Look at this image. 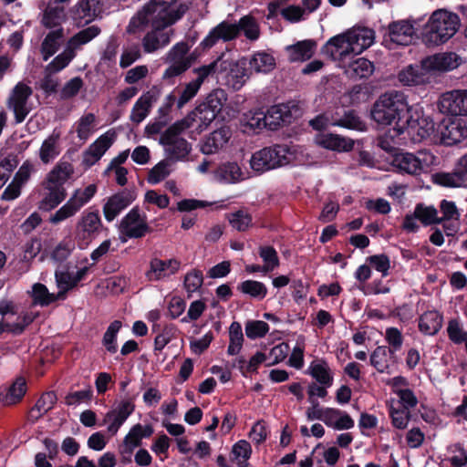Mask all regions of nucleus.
Here are the masks:
<instances>
[{
	"label": "nucleus",
	"mask_w": 467,
	"mask_h": 467,
	"mask_svg": "<svg viewBox=\"0 0 467 467\" xmlns=\"http://www.w3.org/2000/svg\"><path fill=\"white\" fill-rule=\"evenodd\" d=\"M186 9V5H182L176 12L168 16L155 13L149 7L140 8L131 17L126 31L129 34H137L150 26V30L141 40V46L146 53H153L169 45L174 32L169 27L184 16Z\"/></svg>",
	"instance_id": "nucleus-1"
},
{
	"label": "nucleus",
	"mask_w": 467,
	"mask_h": 467,
	"mask_svg": "<svg viewBox=\"0 0 467 467\" xmlns=\"http://www.w3.org/2000/svg\"><path fill=\"white\" fill-rule=\"evenodd\" d=\"M410 113L406 96L398 90L381 94L374 102L370 110L371 118L378 124L388 126L394 124L397 134L404 133V123Z\"/></svg>",
	"instance_id": "nucleus-2"
},
{
	"label": "nucleus",
	"mask_w": 467,
	"mask_h": 467,
	"mask_svg": "<svg viewBox=\"0 0 467 467\" xmlns=\"http://www.w3.org/2000/svg\"><path fill=\"white\" fill-rule=\"evenodd\" d=\"M460 17L446 9L435 10L420 31V39L427 47H437L446 43L459 30Z\"/></svg>",
	"instance_id": "nucleus-3"
},
{
	"label": "nucleus",
	"mask_w": 467,
	"mask_h": 467,
	"mask_svg": "<svg viewBox=\"0 0 467 467\" xmlns=\"http://www.w3.org/2000/svg\"><path fill=\"white\" fill-rule=\"evenodd\" d=\"M187 129L189 128L185 121L178 120L161 133L159 142L164 147L169 160L183 161L190 154L192 145L181 136Z\"/></svg>",
	"instance_id": "nucleus-4"
},
{
	"label": "nucleus",
	"mask_w": 467,
	"mask_h": 467,
	"mask_svg": "<svg viewBox=\"0 0 467 467\" xmlns=\"http://www.w3.org/2000/svg\"><path fill=\"white\" fill-rule=\"evenodd\" d=\"M289 149L285 145L265 147L255 151L249 161L251 168L257 172H265L289 163Z\"/></svg>",
	"instance_id": "nucleus-5"
},
{
	"label": "nucleus",
	"mask_w": 467,
	"mask_h": 467,
	"mask_svg": "<svg viewBox=\"0 0 467 467\" xmlns=\"http://www.w3.org/2000/svg\"><path fill=\"white\" fill-rule=\"evenodd\" d=\"M303 110L296 101H288L270 107L265 115L266 127L275 130L279 127L288 125L293 120L301 117Z\"/></svg>",
	"instance_id": "nucleus-6"
},
{
	"label": "nucleus",
	"mask_w": 467,
	"mask_h": 467,
	"mask_svg": "<svg viewBox=\"0 0 467 467\" xmlns=\"http://www.w3.org/2000/svg\"><path fill=\"white\" fill-rule=\"evenodd\" d=\"M414 22L410 19L393 21L384 28L382 44L391 48L392 45L409 46L415 36Z\"/></svg>",
	"instance_id": "nucleus-7"
},
{
	"label": "nucleus",
	"mask_w": 467,
	"mask_h": 467,
	"mask_svg": "<svg viewBox=\"0 0 467 467\" xmlns=\"http://www.w3.org/2000/svg\"><path fill=\"white\" fill-rule=\"evenodd\" d=\"M32 93V88L23 82L17 83L13 88L7 107L13 110L16 123H22L29 114L31 108L28 99Z\"/></svg>",
	"instance_id": "nucleus-8"
},
{
	"label": "nucleus",
	"mask_w": 467,
	"mask_h": 467,
	"mask_svg": "<svg viewBox=\"0 0 467 467\" xmlns=\"http://www.w3.org/2000/svg\"><path fill=\"white\" fill-rule=\"evenodd\" d=\"M441 113L467 116V89H454L442 93L438 101Z\"/></svg>",
	"instance_id": "nucleus-9"
},
{
	"label": "nucleus",
	"mask_w": 467,
	"mask_h": 467,
	"mask_svg": "<svg viewBox=\"0 0 467 467\" xmlns=\"http://www.w3.org/2000/svg\"><path fill=\"white\" fill-rule=\"evenodd\" d=\"M218 66L220 67V73H227V82L235 90L240 89L250 78L245 57L238 61H233L225 59L224 56L222 55L221 64Z\"/></svg>",
	"instance_id": "nucleus-10"
},
{
	"label": "nucleus",
	"mask_w": 467,
	"mask_h": 467,
	"mask_svg": "<svg viewBox=\"0 0 467 467\" xmlns=\"http://www.w3.org/2000/svg\"><path fill=\"white\" fill-rule=\"evenodd\" d=\"M462 58L454 52L437 53L421 60L422 68L428 73H443L457 68Z\"/></svg>",
	"instance_id": "nucleus-11"
},
{
	"label": "nucleus",
	"mask_w": 467,
	"mask_h": 467,
	"mask_svg": "<svg viewBox=\"0 0 467 467\" xmlns=\"http://www.w3.org/2000/svg\"><path fill=\"white\" fill-rule=\"evenodd\" d=\"M441 142L452 146L467 138V126L462 119L443 120L439 126Z\"/></svg>",
	"instance_id": "nucleus-12"
},
{
	"label": "nucleus",
	"mask_w": 467,
	"mask_h": 467,
	"mask_svg": "<svg viewBox=\"0 0 467 467\" xmlns=\"http://www.w3.org/2000/svg\"><path fill=\"white\" fill-rule=\"evenodd\" d=\"M434 182L444 187L467 188V153L458 161L452 172L436 173Z\"/></svg>",
	"instance_id": "nucleus-13"
},
{
	"label": "nucleus",
	"mask_w": 467,
	"mask_h": 467,
	"mask_svg": "<svg viewBox=\"0 0 467 467\" xmlns=\"http://www.w3.org/2000/svg\"><path fill=\"white\" fill-rule=\"evenodd\" d=\"M120 232L130 238H140L150 229L146 218L141 216L137 207L133 208L121 221Z\"/></svg>",
	"instance_id": "nucleus-14"
},
{
	"label": "nucleus",
	"mask_w": 467,
	"mask_h": 467,
	"mask_svg": "<svg viewBox=\"0 0 467 467\" xmlns=\"http://www.w3.org/2000/svg\"><path fill=\"white\" fill-rule=\"evenodd\" d=\"M237 36L238 28L236 23L231 24L223 21L212 29L209 35L202 41L201 47L203 49H209L219 40L227 42L235 39Z\"/></svg>",
	"instance_id": "nucleus-15"
},
{
	"label": "nucleus",
	"mask_w": 467,
	"mask_h": 467,
	"mask_svg": "<svg viewBox=\"0 0 467 467\" xmlns=\"http://www.w3.org/2000/svg\"><path fill=\"white\" fill-rule=\"evenodd\" d=\"M108 0H80L73 9L75 19H83L86 23L101 16L107 8Z\"/></svg>",
	"instance_id": "nucleus-16"
},
{
	"label": "nucleus",
	"mask_w": 467,
	"mask_h": 467,
	"mask_svg": "<svg viewBox=\"0 0 467 467\" xmlns=\"http://www.w3.org/2000/svg\"><path fill=\"white\" fill-rule=\"evenodd\" d=\"M115 133L108 131L93 142L83 154V164L90 167L95 164L112 145Z\"/></svg>",
	"instance_id": "nucleus-17"
},
{
	"label": "nucleus",
	"mask_w": 467,
	"mask_h": 467,
	"mask_svg": "<svg viewBox=\"0 0 467 467\" xmlns=\"http://www.w3.org/2000/svg\"><path fill=\"white\" fill-rule=\"evenodd\" d=\"M232 136L229 127H221L211 132L205 137L202 145L201 151L205 155L215 154L223 150Z\"/></svg>",
	"instance_id": "nucleus-18"
},
{
	"label": "nucleus",
	"mask_w": 467,
	"mask_h": 467,
	"mask_svg": "<svg viewBox=\"0 0 467 467\" xmlns=\"http://www.w3.org/2000/svg\"><path fill=\"white\" fill-rule=\"evenodd\" d=\"M350 47L348 33L346 32L330 38L322 47V53L332 60H343L350 54H353L350 51Z\"/></svg>",
	"instance_id": "nucleus-19"
},
{
	"label": "nucleus",
	"mask_w": 467,
	"mask_h": 467,
	"mask_svg": "<svg viewBox=\"0 0 467 467\" xmlns=\"http://www.w3.org/2000/svg\"><path fill=\"white\" fill-rule=\"evenodd\" d=\"M135 406L130 400H122L115 410L109 411L105 415L103 424L109 423L108 431L111 434H115L123 422L133 412Z\"/></svg>",
	"instance_id": "nucleus-20"
},
{
	"label": "nucleus",
	"mask_w": 467,
	"mask_h": 467,
	"mask_svg": "<svg viewBox=\"0 0 467 467\" xmlns=\"http://www.w3.org/2000/svg\"><path fill=\"white\" fill-rule=\"evenodd\" d=\"M406 120H408V124L404 123V132L406 131L414 140L420 141L430 137L434 130V123L429 118L413 119L408 113Z\"/></svg>",
	"instance_id": "nucleus-21"
},
{
	"label": "nucleus",
	"mask_w": 467,
	"mask_h": 467,
	"mask_svg": "<svg viewBox=\"0 0 467 467\" xmlns=\"http://www.w3.org/2000/svg\"><path fill=\"white\" fill-rule=\"evenodd\" d=\"M160 90L155 87L145 92L135 103L130 114V120L140 123L149 114L152 104L158 99Z\"/></svg>",
	"instance_id": "nucleus-22"
},
{
	"label": "nucleus",
	"mask_w": 467,
	"mask_h": 467,
	"mask_svg": "<svg viewBox=\"0 0 467 467\" xmlns=\"http://www.w3.org/2000/svg\"><path fill=\"white\" fill-rule=\"evenodd\" d=\"M350 43V51L353 54H360L369 47L374 41V32L365 27L353 28L347 32Z\"/></svg>",
	"instance_id": "nucleus-23"
},
{
	"label": "nucleus",
	"mask_w": 467,
	"mask_h": 467,
	"mask_svg": "<svg viewBox=\"0 0 467 467\" xmlns=\"http://www.w3.org/2000/svg\"><path fill=\"white\" fill-rule=\"evenodd\" d=\"M102 228L98 213L89 212L84 214L77 224V236L88 240L92 238Z\"/></svg>",
	"instance_id": "nucleus-24"
},
{
	"label": "nucleus",
	"mask_w": 467,
	"mask_h": 467,
	"mask_svg": "<svg viewBox=\"0 0 467 467\" xmlns=\"http://www.w3.org/2000/svg\"><path fill=\"white\" fill-rule=\"evenodd\" d=\"M422 67H414L410 65L400 70L398 74V79L404 86H419L430 82V77Z\"/></svg>",
	"instance_id": "nucleus-25"
},
{
	"label": "nucleus",
	"mask_w": 467,
	"mask_h": 467,
	"mask_svg": "<svg viewBox=\"0 0 467 467\" xmlns=\"http://www.w3.org/2000/svg\"><path fill=\"white\" fill-rule=\"evenodd\" d=\"M316 47V41L311 39L299 41L292 46H288L286 52L289 60L291 62H296L310 59L315 53Z\"/></svg>",
	"instance_id": "nucleus-26"
},
{
	"label": "nucleus",
	"mask_w": 467,
	"mask_h": 467,
	"mask_svg": "<svg viewBox=\"0 0 467 467\" xmlns=\"http://www.w3.org/2000/svg\"><path fill=\"white\" fill-rule=\"evenodd\" d=\"M217 115L218 114L212 109L207 107L205 104L201 103L184 119H181V121H185L188 125V128H191L194 121L199 120V127L204 126L206 128L212 121L215 119Z\"/></svg>",
	"instance_id": "nucleus-27"
},
{
	"label": "nucleus",
	"mask_w": 467,
	"mask_h": 467,
	"mask_svg": "<svg viewBox=\"0 0 467 467\" xmlns=\"http://www.w3.org/2000/svg\"><path fill=\"white\" fill-rule=\"evenodd\" d=\"M317 142L326 149L337 151H348L351 150L354 146V141L351 139L332 133L321 135Z\"/></svg>",
	"instance_id": "nucleus-28"
},
{
	"label": "nucleus",
	"mask_w": 467,
	"mask_h": 467,
	"mask_svg": "<svg viewBox=\"0 0 467 467\" xmlns=\"http://www.w3.org/2000/svg\"><path fill=\"white\" fill-rule=\"evenodd\" d=\"M60 4L54 0L47 6L42 18V23L46 27L59 28L61 23L66 19L65 9Z\"/></svg>",
	"instance_id": "nucleus-29"
},
{
	"label": "nucleus",
	"mask_w": 467,
	"mask_h": 467,
	"mask_svg": "<svg viewBox=\"0 0 467 467\" xmlns=\"http://www.w3.org/2000/svg\"><path fill=\"white\" fill-rule=\"evenodd\" d=\"M179 267L180 263L175 259L163 261L158 258H153L150 261V270L147 275L150 279H151V275H154V279L159 280L167 275L175 274Z\"/></svg>",
	"instance_id": "nucleus-30"
},
{
	"label": "nucleus",
	"mask_w": 467,
	"mask_h": 467,
	"mask_svg": "<svg viewBox=\"0 0 467 467\" xmlns=\"http://www.w3.org/2000/svg\"><path fill=\"white\" fill-rule=\"evenodd\" d=\"M26 381L23 377L16 380L4 392V406H11L20 402L26 392Z\"/></svg>",
	"instance_id": "nucleus-31"
},
{
	"label": "nucleus",
	"mask_w": 467,
	"mask_h": 467,
	"mask_svg": "<svg viewBox=\"0 0 467 467\" xmlns=\"http://www.w3.org/2000/svg\"><path fill=\"white\" fill-rule=\"evenodd\" d=\"M63 38L64 30L62 27L57 28L47 35L41 44V52L44 60H47L58 50Z\"/></svg>",
	"instance_id": "nucleus-32"
},
{
	"label": "nucleus",
	"mask_w": 467,
	"mask_h": 467,
	"mask_svg": "<svg viewBox=\"0 0 467 467\" xmlns=\"http://www.w3.org/2000/svg\"><path fill=\"white\" fill-rule=\"evenodd\" d=\"M250 69L256 73H268L275 67V57L265 51L256 52L248 61Z\"/></svg>",
	"instance_id": "nucleus-33"
},
{
	"label": "nucleus",
	"mask_w": 467,
	"mask_h": 467,
	"mask_svg": "<svg viewBox=\"0 0 467 467\" xmlns=\"http://www.w3.org/2000/svg\"><path fill=\"white\" fill-rule=\"evenodd\" d=\"M442 326V317L437 311H428L420 317V330L427 335H435Z\"/></svg>",
	"instance_id": "nucleus-34"
},
{
	"label": "nucleus",
	"mask_w": 467,
	"mask_h": 467,
	"mask_svg": "<svg viewBox=\"0 0 467 467\" xmlns=\"http://www.w3.org/2000/svg\"><path fill=\"white\" fill-rule=\"evenodd\" d=\"M74 170L70 163L61 162L57 164L47 175V184L64 187L65 182L70 178Z\"/></svg>",
	"instance_id": "nucleus-35"
},
{
	"label": "nucleus",
	"mask_w": 467,
	"mask_h": 467,
	"mask_svg": "<svg viewBox=\"0 0 467 467\" xmlns=\"http://www.w3.org/2000/svg\"><path fill=\"white\" fill-rule=\"evenodd\" d=\"M128 196L119 193L111 196L104 205L103 212L108 221H112L130 203Z\"/></svg>",
	"instance_id": "nucleus-36"
},
{
	"label": "nucleus",
	"mask_w": 467,
	"mask_h": 467,
	"mask_svg": "<svg viewBox=\"0 0 467 467\" xmlns=\"http://www.w3.org/2000/svg\"><path fill=\"white\" fill-rule=\"evenodd\" d=\"M177 1L178 0H150L141 8L149 7L151 10H154L155 13L168 16L173 14V12H176L182 5H186V12L190 9V2H182L176 5Z\"/></svg>",
	"instance_id": "nucleus-37"
},
{
	"label": "nucleus",
	"mask_w": 467,
	"mask_h": 467,
	"mask_svg": "<svg viewBox=\"0 0 467 467\" xmlns=\"http://www.w3.org/2000/svg\"><path fill=\"white\" fill-rule=\"evenodd\" d=\"M59 133L53 132L47 139H46L39 150V158L45 164L49 163L59 154L57 141L59 140Z\"/></svg>",
	"instance_id": "nucleus-38"
},
{
	"label": "nucleus",
	"mask_w": 467,
	"mask_h": 467,
	"mask_svg": "<svg viewBox=\"0 0 467 467\" xmlns=\"http://www.w3.org/2000/svg\"><path fill=\"white\" fill-rule=\"evenodd\" d=\"M46 188L48 190V193L40 202L39 208L50 211L65 200L67 192L64 187H57L56 185L47 184Z\"/></svg>",
	"instance_id": "nucleus-39"
},
{
	"label": "nucleus",
	"mask_w": 467,
	"mask_h": 467,
	"mask_svg": "<svg viewBox=\"0 0 467 467\" xmlns=\"http://www.w3.org/2000/svg\"><path fill=\"white\" fill-rule=\"evenodd\" d=\"M57 400V398L54 391L44 393L30 410V417L35 420H38L53 408Z\"/></svg>",
	"instance_id": "nucleus-40"
},
{
	"label": "nucleus",
	"mask_w": 467,
	"mask_h": 467,
	"mask_svg": "<svg viewBox=\"0 0 467 467\" xmlns=\"http://www.w3.org/2000/svg\"><path fill=\"white\" fill-rule=\"evenodd\" d=\"M236 26L238 28V36L243 32L244 36L251 41H255L259 38V24L253 16L247 15L243 16L239 22L236 23Z\"/></svg>",
	"instance_id": "nucleus-41"
},
{
	"label": "nucleus",
	"mask_w": 467,
	"mask_h": 467,
	"mask_svg": "<svg viewBox=\"0 0 467 467\" xmlns=\"http://www.w3.org/2000/svg\"><path fill=\"white\" fill-rule=\"evenodd\" d=\"M333 126L343 127L350 130H362L365 128L364 122L354 109L344 110L338 119H333Z\"/></svg>",
	"instance_id": "nucleus-42"
},
{
	"label": "nucleus",
	"mask_w": 467,
	"mask_h": 467,
	"mask_svg": "<svg viewBox=\"0 0 467 467\" xmlns=\"http://www.w3.org/2000/svg\"><path fill=\"white\" fill-rule=\"evenodd\" d=\"M389 358H394V352L385 346H379L372 352L370 356V364L380 373L386 371L389 368Z\"/></svg>",
	"instance_id": "nucleus-43"
},
{
	"label": "nucleus",
	"mask_w": 467,
	"mask_h": 467,
	"mask_svg": "<svg viewBox=\"0 0 467 467\" xmlns=\"http://www.w3.org/2000/svg\"><path fill=\"white\" fill-rule=\"evenodd\" d=\"M414 217L426 226L441 223V219H439L438 216V210L433 206H425L423 203L416 205Z\"/></svg>",
	"instance_id": "nucleus-44"
},
{
	"label": "nucleus",
	"mask_w": 467,
	"mask_h": 467,
	"mask_svg": "<svg viewBox=\"0 0 467 467\" xmlns=\"http://www.w3.org/2000/svg\"><path fill=\"white\" fill-rule=\"evenodd\" d=\"M397 167L410 174H416L421 170L420 161L412 153H401L395 158Z\"/></svg>",
	"instance_id": "nucleus-45"
},
{
	"label": "nucleus",
	"mask_w": 467,
	"mask_h": 467,
	"mask_svg": "<svg viewBox=\"0 0 467 467\" xmlns=\"http://www.w3.org/2000/svg\"><path fill=\"white\" fill-rule=\"evenodd\" d=\"M31 296L33 298V304L41 306H47L56 300L60 299L57 297V295L49 293L47 286L41 283L33 285Z\"/></svg>",
	"instance_id": "nucleus-46"
},
{
	"label": "nucleus",
	"mask_w": 467,
	"mask_h": 467,
	"mask_svg": "<svg viewBox=\"0 0 467 467\" xmlns=\"http://www.w3.org/2000/svg\"><path fill=\"white\" fill-rule=\"evenodd\" d=\"M309 373L320 384L327 387L331 386L333 378L329 374V368L325 360L312 362L309 367Z\"/></svg>",
	"instance_id": "nucleus-47"
},
{
	"label": "nucleus",
	"mask_w": 467,
	"mask_h": 467,
	"mask_svg": "<svg viewBox=\"0 0 467 467\" xmlns=\"http://www.w3.org/2000/svg\"><path fill=\"white\" fill-rule=\"evenodd\" d=\"M229 347L227 352L229 355H237L243 346L244 335L239 322H233L229 327Z\"/></svg>",
	"instance_id": "nucleus-48"
},
{
	"label": "nucleus",
	"mask_w": 467,
	"mask_h": 467,
	"mask_svg": "<svg viewBox=\"0 0 467 467\" xmlns=\"http://www.w3.org/2000/svg\"><path fill=\"white\" fill-rule=\"evenodd\" d=\"M100 33V28L97 26H88L83 30H80L75 36H73L67 45L75 51L81 45L87 44L96 37Z\"/></svg>",
	"instance_id": "nucleus-49"
},
{
	"label": "nucleus",
	"mask_w": 467,
	"mask_h": 467,
	"mask_svg": "<svg viewBox=\"0 0 467 467\" xmlns=\"http://www.w3.org/2000/svg\"><path fill=\"white\" fill-rule=\"evenodd\" d=\"M75 51L67 45L66 49L57 56L47 67L45 71L49 73H57L66 67L74 58Z\"/></svg>",
	"instance_id": "nucleus-50"
},
{
	"label": "nucleus",
	"mask_w": 467,
	"mask_h": 467,
	"mask_svg": "<svg viewBox=\"0 0 467 467\" xmlns=\"http://www.w3.org/2000/svg\"><path fill=\"white\" fill-rule=\"evenodd\" d=\"M215 176L222 181L235 182L241 179L242 171L236 162H227L217 169Z\"/></svg>",
	"instance_id": "nucleus-51"
},
{
	"label": "nucleus",
	"mask_w": 467,
	"mask_h": 467,
	"mask_svg": "<svg viewBox=\"0 0 467 467\" xmlns=\"http://www.w3.org/2000/svg\"><path fill=\"white\" fill-rule=\"evenodd\" d=\"M237 289L252 297L260 299L264 298L267 293L266 286L263 283L254 280H246L242 282L237 286Z\"/></svg>",
	"instance_id": "nucleus-52"
},
{
	"label": "nucleus",
	"mask_w": 467,
	"mask_h": 467,
	"mask_svg": "<svg viewBox=\"0 0 467 467\" xmlns=\"http://www.w3.org/2000/svg\"><path fill=\"white\" fill-rule=\"evenodd\" d=\"M389 415L394 427L400 430L407 427L410 418V412L407 408H401L400 405L394 406V404H391L389 407Z\"/></svg>",
	"instance_id": "nucleus-53"
},
{
	"label": "nucleus",
	"mask_w": 467,
	"mask_h": 467,
	"mask_svg": "<svg viewBox=\"0 0 467 467\" xmlns=\"http://www.w3.org/2000/svg\"><path fill=\"white\" fill-rule=\"evenodd\" d=\"M349 70L355 77L365 78L373 73L374 66L367 58L359 57L350 63Z\"/></svg>",
	"instance_id": "nucleus-54"
},
{
	"label": "nucleus",
	"mask_w": 467,
	"mask_h": 467,
	"mask_svg": "<svg viewBox=\"0 0 467 467\" xmlns=\"http://www.w3.org/2000/svg\"><path fill=\"white\" fill-rule=\"evenodd\" d=\"M221 60L222 56L209 65L194 68L193 72L197 75V78L192 81L195 84H198V87H201L206 78L213 76L215 73H220V67L218 65L221 64Z\"/></svg>",
	"instance_id": "nucleus-55"
},
{
	"label": "nucleus",
	"mask_w": 467,
	"mask_h": 467,
	"mask_svg": "<svg viewBox=\"0 0 467 467\" xmlns=\"http://www.w3.org/2000/svg\"><path fill=\"white\" fill-rule=\"evenodd\" d=\"M221 60L222 56L209 65L194 68L193 72L197 75V78L192 81L195 84H198V87H201L206 78L213 76L215 73H220V67L218 65L221 64Z\"/></svg>",
	"instance_id": "nucleus-56"
},
{
	"label": "nucleus",
	"mask_w": 467,
	"mask_h": 467,
	"mask_svg": "<svg viewBox=\"0 0 467 467\" xmlns=\"http://www.w3.org/2000/svg\"><path fill=\"white\" fill-rule=\"evenodd\" d=\"M226 100L227 95L225 91L222 88H217L211 92L202 103L219 114Z\"/></svg>",
	"instance_id": "nucleus-57"
},
{
	"label": "nucleus",
	"mask_w": 467,
	"mask_h": 467,
	"mask_svg": "<svg viewBox=\"0 0 467 467\" xmlns=\"http://www.w3.org/2000/svg\"><path fill=\"white\" fill-rule=\"evenodd\" d=\"M259 255L264 260V272L274 270L279 265V259L276 251L272 246H260Z\"/></svg>",
	"instance_id": "nucleus-58"
},
{
	"label": "nucleus",
	"mask_w": 467,
	"mask_h": 467,
	"mask_svg": "<svg viewBox=\"0 0 467 467\" xmlns=\"http://www.w3.org/2000/svg\"><path fill=\"white\" fill-rule=\"evenodd\" d=\"M121 326L122 323L119 320L113 321L103 336L102 343L106 349L110 353H115L117 351V345L115 340L118 332L121 328Z\"/></svg>",
	"instance_id": "nucleus-59"
},
{
	"label": "nucleus",
	"mask_w": 467,
	"mask_h": 467,
	"mask_svg": "<svg viewBox=\"0 0 467 467\" xmlns=\"http://www.w3.org/2000/svg\"><path fill=\"white\" fill-rule=\"evenodd\" d=\"M56 282L60 291L57 294V297L64 299L66 293L76 286L73 275L68 272L56 271Z\"/></svg>",
	"instance_id": "nucleus-60"
},
{
	"label": "nucleus",
	"mask_w": 467,
	"mask_h": 467,
	"mask_svg": "<svg viewBox=\"0 0 467 467\" xmlns=\"http://www.w3.org/2000/svg\"><path fill=\"white\" fill-rule=\"evenodd\" d=\"M229 222L234 229L243 232L251 225L252 217L247 212L239 210L229 215Z\"/></svg>",
	"instance_id": "nucleus-61"
},
{
	"label": "nucleus",
	"mask_w": 467,
	"mask_h": 467,
	"mask_svg": "<svg viewBox=\"0 0 467 467\" xmlns=\"http://www.w3.org/2000/svg\"><path fill=\"white\" fill-rule=\"evenodd\" d=\"M75 244L72 240H63L52 251L50 256L56 262L65 261L74 250Z\"/></svg>",
	"instance_id": "nucleus-62"
},
{
	"label": "nucleus",
	"mask_w": 467,
	"mask_h": 467,
	"mask_svg": "<svg viewBox=\"0 0 467 467\" xmlns=\"http://www.w3.org/2000/svg\"><path fill=\"white\" fill-rule=\"evenodd\" d=\"M269 330V326L265 321H249L245 326V333L249 338L263 337Z\"/></svg>",
	"instance_id": "nucleus-63"
},
{
	"label": "nucleus",
	"mask_w": 467,
	"mask_h": 467,
	"mask_svg": "<svg viewBox=\"0 0 467 467\" xmlns=\"http://www.w3.org/2000/svg\"><path fill=\"white\" fill-rule=\"evenodd\" d=\"M94 121L95 115L93 113H88L80 118L77 128L78 137L80 140H86L88 138Z\"/></svg>",
	"instance_id": "nucleus-64"
}]
</instances>
